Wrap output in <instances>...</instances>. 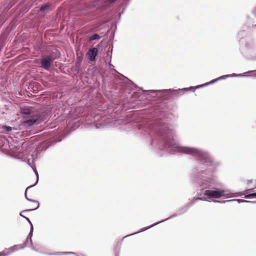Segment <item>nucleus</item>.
I'll use <instances>...</instances> for the list:
<instances>
[{
	"label": "nucleus",
	"instance_id": "nucleus-1",
	"mask_svg": "<svg viewBox=\"0 0 256 256\" xmlns=\"http://www.w3.org/2000/svg\"><path fill=\"white\" fill-rule=\"evenodd\" d=\"M204 194L208 198H219L224 196L226 194L224 190L216 188L214 190H206L204 192Z\"/></svg>",
	"mask_w": 256,
	"mask_h": 256
},
{
	"label": "nucleus",
	"instance_id": "nucleus-2",
	"mask_svg": "<svg viewBox=\"0 0 256 256\" xmlns=\"http://www.w3.org/2000/svg\"><path fill=\"white\" fill-rule=\"evenodd\" d=\"M181 152L187 154H192L198 156L201 159H206L208 154L204 152L194 148H182Z\"/></svg>",
	"mask_w": 256,
	"mask_h": 256
},
{
	"label": "nucleus",
	"instance_id": "nucleus-3",
	"mask_svg": "<svg viewBox=\"0 0 256 256\" xmlns=\"http://www.w3.org/2000/svg\"><path fill=\"white\" fill-rule=\"evenodd\" d=\"M32 187V186H30L28 187L25 192V196H26V198L30 202V203L28 204V209L26 210H35L38 208L39 205H40L38 201L29 199L27 197V192H28V190Z\"/></svg>",
	"mask_w": 256,
	"mask_h": 256
},
{
	"label": "nucleus",
	"instance_id": "nucleus-4",
	"mask_svg": "<svg viewBox=\"0 0 256 256\" xmlns=\"http://www.w3.org/2000/svg\"><path fill=\"white\" fill-rule=\"evenodd\" d=\"M52 62V58L50 56H46L41 60V66L46 70H48Z\"/></svg>",
	"mask_w": 256,
	"mask_h": 256
},
{
	"label": "nucleus",
	"instance_id": "nucleus-5",
	"mask_svg": "<svg viewBox=\"0 0 256 256\" xmlns=\"http://www.w3.org/2000/svg\"><path fill=\"white\" fill-rule=\"evenodd\" d=\"M98 48H93L88 52L86 54L88 56L89 60L91 61H93L95 60L96 57L98 54Z\"/></svg>",
	"mask_w": 256,
	"mask_h": 256
},
{
	"label": "nucleus",
	"instance_id": "nucleus-6",
	"mask_svg": "<svg viewBox=\"0 0 256 256\" xmlns=\"http://www.w3.org/2000/svg\"><path fill=\"white\" fill-rule=\"evenodd\" d=\"M37 120H38L37 118L28 120L24 121V124L26 126V125L28 126H32L37 121Z\"/></svg>",
	"mask_w": 256,
	"mask_h": 256
},
{
	"label": "nucleus",
	"instance_id": "nucleus-7",
	"mask_svg": "<svg viewBox=\"0 0 256 256\" xmlns=\"http://www.w3.org/2000/svg\"><path fill=\"white\" fill-rule=\"evenodd\" d=\"M24 248L23 246L22 245H15L13 246L10 247L8 250L10 252V254L11 252H12L14 251L22 249Z\"/></svg>",
	"mask_w": 256,
	"mask_h": 256
},
{
	"label": "nucleus",
	"instance_id": "nucleus-8",
	"mask_svg": "<svg viewBox=\"0 0 256 256\" xmlns=\"http://www.w3.org/2000/svg\"><path fill=\"white\" fill-rule=\"evenodd\" d=\"M201 186L203 189L208 188H210L212 186V184L210 182L206 181L205 182H202Z\"/></svg>",
	"mask_w": 256,
	"mask_h": 256
},
{
	"label": "nucleus",
	"instance_id": "nucleus-9",
	"mask_svg": "<svg viewBox=\"0 0 256 256\" xmlns=\"http://www.w3.org/2000/svg\"><path fill=\"white\" fill-rule=\"evenodd\" d=\"M100 38V36L98 34H95L90 37V41H92V40H98V39H99Z\"/></svg>",
	"mask_w": 256,
	"mask_h": 256
},
{
	"label": "nucleus",
	"instance_id": "nucleus-10",
	"mask_svg": "<svg viewBox=\"0 0 256 256\" xmlns=\"http://www.w3.org/2000/svg\"><path fill=\"white\" fill-rule=\"evenodd\" d=\"M22 113L24 114H30V110L28 108H23L22 110Z\"/></svg>",
	"mask_w": 256,
	"mask_h": 256
},
{
	"label": "nucleus",
	"instance_id": "nucleus-11",
	"mask_svg": "<svg viewBox=\"0 0 256 256\" xmlns=\"http://www.w3.org/2000/svg\"><path fill=\"white\" fill-rule=\"evenodd\" d=\"M244 197L246 198H256V192L248 194H246Z\"/></svg>",
	"mask_w": 256,
	"mask_h": 256
},
{
	"label": "nucleus",
	"instance_id": "nucleus-12",
	"mask_svg": "<svg viewBox=\"0 0 256 256\" xmlns=\"http://www.w3.org/2000/svg\"><path fill=\"white\" fill-rule=\"evenodd\" d=\"M10 254V252L8 251V250L0 252V256H6Z\"/></svg>",
	"mask_w": 256,
	"mask_h": 256
},
{
	"label": "nucleus",
	"instance_id": "nucleus-13",
	"mask_svg": "<svg viewBox=\"0 0 256 256\" xmlns=\"http://www.w3.org/2000/svg\"><path fill=\"white\" fill-rule=\"evenodd\" d=\"M48 7V5H43L42 6H41V8H40V11H44V10H45L47 9Z\"/></svg>",
	"mask_w": 256,
	"mask_h": 256
},
{
	"label": "nucleus",
	"instance_id": "nucleus-14",
	"mask_svg": "<svg viewBox=\"0 0 256 256\" xmlns=\"http://www.w3.org/2000/svg\"><path fill=\"white\" fill-rule=\"evenodd\" d=\"M3 128L6 130L7 132H10L12 130V128L10 126H4Z\"/></svg>",
	"mask_w": 256,
	"mask_h": 256
},
{
	"label": "nucleus",
	"instance_id": "nucleus-15",
	"mask_svg": "<svg viewBox=\"0 0 256 256\" xmlns=\"http://www.w3.org/2000/svg\"><path fill=\"white\" fill-rule=\"evenodd\" d=\"M117 1V0H107V2L108 4H112L116 2Z\"/></svg>",
	"mask_w": 256,
	"mask_h": 256
},
{
	"label": "nucleus",
	"instance_id": "nucleus-16",
	"mask_svg": "<svg viewBox=\"0 0 256 256\" xmlns=\"http://www.w3.org/2000/svg\"><path fill=\"white\" fill-rule=\"evenodd\" d=\"M222 78V77H220V78H218V79H216V80H213L211 81L210 83H207V84H205L204 85H208V84H212V83L214 82H216L218 80L220 79V78Z\"/></svg>",
	"mask_w": 256,
	"mask_h": 256
},
{
	"label": "nucleus",
	"instance_id": "nucleus-17",
	"mask_svg": "<svg viewBox=\"0 0 256 256\" xmlns=\"http://www.w3.org/2000/svg\"><path fill=\"white\" fill-rule=\"evenodd\" d=\"M20 215L21 216H22V217H24V218H25L26 219V220H27L29 222H30V220L29 218H26V217L24 216H23V214H22V212H20Z\"/></svg>",
	"mask_w": 256,
	"mask_h": 256
},
{
	"label": "nucleus",
	"instance_id": "nucleus-18",
	"mask_svg": "<svg viewBox=\"0 0 256 256\" xmlns=\"http://www.w3.org/2000/svg\"><path fill=\"white\" fill-rule=\"evenodd\" d=\"M238 201L239 202H247L246 200H238Z\"/></svg>",
	"mask_w": 256,
	"mask_h": 256
},
{
	"label": "nucleus",
	"instance_id": "nucleus-19",
	"mask_svg": "<svg viewBox=\"0 0 256 256\" xmlns=\"http://www.w3.org/2000/svg\"><path fill=\"white\" fill-rule=\"evenodd\" d=\"M196 200H203V198H196Z\"/></svg>",
	"mask_w": 256,
	"mask_h": 256
}]
</instances>
